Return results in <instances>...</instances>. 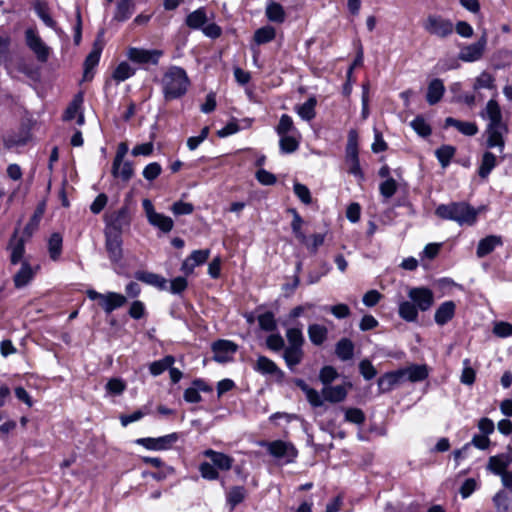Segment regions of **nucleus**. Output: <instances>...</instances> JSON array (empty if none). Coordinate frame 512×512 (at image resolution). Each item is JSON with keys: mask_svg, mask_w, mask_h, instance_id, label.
Masks as SVG:
<instances>
[{"mask_svg": "<svg viewBox=\"0 0 512 512\" xmlns=\"http://www.w3.org/2000/svg\"><path fill=\"white\" fill-rule=\"evenodd\" d=\"M161 85L165 100L171 101L186 94L190 85V80L183 68L171 66L164 73Z\"/></svg>", "mask_w": 512, "mask_h": 512, "instance_id": "nucleus-1", "label": "nucleus"}, {"mask_svg": "<svg viewBox=\"0 0 512 512\" xmlns=\"http://www.w3.org/2000/svg\"><path fill=\"white\" fill-rule=\"evenodd\" d=\"M435 214L441 219L455 221L460 226H472L477 220L478 211L466 202H452L439 205Z\"/></svg>", "mask_w": 512, "mask_h": 512, "instance_id": "nucleus-2", "label": "nucleus"}, {"mask_svg": "<svg viewBox=\"0 0 512 512\" xmlns=\"http://www.w3.org/2000/svg\"><path fill=\"white\" fill-rule=\"evenodd\" d=\"M131 224V216L126 206L112 212L105 217L104 232L122 236L129 230Z\"/></svg>", "mask_w": 512, "mask_h": 512, "instance_id": "nucleus-3", "label": "nucleus"}, {"mask_svg": "<svg viewBox=\"0 0 512 512\" xmlns=\"http://www.w3.org/2000/svg\"><path fill=\"white\" fill-rule=\"evenodd\" d=\"M267 452L274 458L282 460L284 463H292L295 461L298 451L291 442L283 440H275L271 442L264 441L261 443Z\"/></svg>", "mask_w": 512, "mask_h": 512, "instance_id": "nucleus-4", "label": "nucleus"}, {"mask_svg": "<svg viewBox=\"0 0 512 512\" xmlns=\"http://www.w3.org/2000/svg\"><path fill=\"white\" fill-rule=\"evenodd\" d=\"M86 295L90 300H98L99 305L106 314L112 313L125 305L127 299L124 295L117 292L99 293L94 289H88Z\"/></svg>", "mask_w": 512, "mask_h": 512, "instance_id": "nucleus-5", "label": "nucleus"}, {"mask_svg": "<svg viewBox=\"0 0 512 512\" xmlns=\"http://www.w3.org/2000/svg\"><path fill=\"white\" fill-rule=\"evenodd\" d=\"M422 27L427 33L438 38H446L454 31V24L451 20L436 14L428 15L422 22Z\"/></svg>", "mask_w": 512, "mask_h": 512, "instance_id": "nucleus-6", "label": "nucleus"}, {"mask_svg": "<svg viewBox=\"0 0 512 512\" xmlns=\"http://www.w3.org/2000/svg\"><path fill=\"white\" fill-rule=\"evenodd\" d=\"M345 163L348 166V173L352 174L360 181L364 179V174L359 163L357 140L353 131L349 133Z\"/></svg>", "mask_w": 512, "mask_h": 512, "instance_id": "nucleus-7", "label": "nucleus"}, {"mask_svg": "<svg viewBox=\"0 0 512 512\" xmlns=\"http://www.w3.org/2000/svg\"><path fill=\"white\" fill-rule=\"evenodd\" d=\"M25 42L40 62H46L49 58L50 48L43 42L35 28L25 31Z\"/></svg>", "mask_w": 512, "mask_h": 512, "instance_id": "nucleus-8", "label": "nucleus"}, {"mask_svg": "<svg viewBox=\"0 0 512 512\" xmlns=\"http://www.w3.org/2000/svg\"><path fill=\"white\" fill-rule=\"evenodd\" d=\"M178 439L177 433H171L157 438H139L136 440V444L143 446L147 450L162 451L170 449Z\"/></svg>", "mask_w": 512, "mask_h": 512, "instance_id": "nucleus-9", "label": "nucleus"}, {"mask_svg": "<svg viewBox=\"0 0 512 512\" xmlns=\"http://www.w3.org/2000/svg\"><path fill=\"white\" fill-rule=\"evenodd\" d=\"M486 45L487 37L483 34L477 42L462 46L458 58L463 62H476L482 58Z\"/></svg>", "mask_w": 512, "mask_h": 512, "instance_id": "nucleus-10", "label": "nucleus"}, {"mask_svg": "<svg viewBox=\"0 0 512 512\" xmlns=\"http://www.w3.org/2000/svg\"><path fill=\"white\" fill-rule=\"evenodd\" d=\"M105 249L112 264H119L123 259L122 236L104 232Z\"/></svg>", "mask_w": 512, "mask_h": 512, "instance_id": "nucleus-11", "label": "nucleus"}, {"mask_svg": "<svg viewBox=\"0 0 512 512\" xmlns=\"http://www.w3.org/2000/svg\"><path fill=\"white\" fill-rule=\"evenodd\" d=\"M512 464V447L508 446L503 453L489 457L487 470L494 475H500L507 472V468Z\"/></svg>", "mask_w": 512, "mask_h": 512, "instance_id": "nucleus-12", "label": "nucleus"}, {"mask_svg": "<svg viewBox=\"0 0 512 512\" xmlns=\"http://www.w3.org/2000/svg\"><path fill=\"white\" fill-rule=\"evenodd\" d=\"M163 52L161 50H146L141 48H129L127 52V57L129 60L139 64H147L151 63L156 65L159 62L160 57Z\"/></svg>", "mask_w": 512, "mask_h": 512, "instance_id": "nucleus-13", "label": "nucleus"}, {"mask_svg": "<svg viewBox=\"0 0 512 512\" xmlns=\"http://www.w3.org/2000/svg\"><path fill=\"white\" fill-rule=\"evenodd\" d=\"M237 348V345L232 341L218 340L212 345V351L214 353L213 359L219 363L228 362L236 353Z\"/></svg>", "mask_w": 512, "mask_h": 512, "instance_id": "nucleus-14", "label": "nucleus"}, {"mask_svg": "<svg viewBox=\"0 0 512 512\" xmlns=\"http://www.w3.org/2000/svg\"><path fill=\"white\" fill-rule=\"evenodd\" d=\"M408 296L421 311H427L434 303L433 292L428 288H412L409 290Z\"/></svg>", "mask_w": 512, "mask_h": 512, "instance_id": "nucleus-15", "label": "nucleus"}, {"mask_svg": "<svg viewBox=\"0 0 512 512\" xmlns=\"http://www.w3.org/2000/svg\"><path fill=\"white\" fill-rule=\"evenodd\" d=\"M505 133H507V125L486 127V147L489 149L497 148L499 153H502L505 147Z\"/></svg>", "mask_w": 512, "mask_h": 512, "instance_id": "nucleus-16", "label": "nucleus"}, {"mask_svg": "<svg viewBox=\"0 0 512 512\" xmlns=\"http://www.w3.org/2000/svg\"><path fill=\"white\" fill-rule=\"evenodd\" d=\"M480 115L484 120L488 121L487 127L506 126L502 119L501 108L494 99H490L487 102Z\"/></svg>", "mask_w": 512, "mask_h": 512, "instance_id": "nucleus-17", "label": "nucleus"}, {"mask_svg": "<svg viewBox=\"0 0 512 512\" xmlns=\"http://www.w3.org/2000/svg\"><path fill=\"white\" fill-rule=\"evenodd\" d=\"M210 256L209 249L194 250L182 263L181 270L189 275L197 266L204 264Z\"/></svg>", "mask_w": 512, "mask_h": 512, "instance_id": "nucleus-18", "label": "nucleus"}, {"mask_svg": "<svg viewBox=\"0 0 512 512\" xmlns=\"http://www.w3.org/2000/svg\"><path fill=\"white\" fill-rule=\"evenodd\" d=\"M134 277L136 280L153 286L159 290L167 289V280L159 274L145 270H139L134 273Z\"/></svg>", "mask_w": 512, "mask_h": 512, "instance_id": "nucleus-19", "label": "nucleus"}, {"mask_svg": "<svg viewBox=\"0 0 512 512\" xmlns=\"http://www.w3.org/2000/svg\"><path fill=\"white\" fill-rule=\"evenodd\" d=\"M403 381H405L404 373L399 369L382 375L378 379V387L381 392H388Z\"/></svg>", "mask_w": 512, "mask_h": 512, "instance_id": "nucleus-20", "label": "nucleus"}, {"mask_svg": "<svg viewBox=\"0 0 512 512\" xmlns=\"http://www.w3.org/2000/svg\"><path fill=\"white\" fill-rule=\"evenodd\" d=\"M456 305L453 301H445L436 309L434 320L435 322L443 326L448 323L455 315Z\"/></svg>", "mask_w": 512, "mask_h": 512, "instance_id": "nucleus-21", "label": "nucleus"}, {"mask_svg": "<svg viewBox=\"0 0 512 512\" xmlns=\"http://www.w3.org/2000/svg\"><path fill=\"white\" fill-rule=\"evenodd\" d=\"M321 394L325 401L339 403L346 399L348 391L345 385L325 386Z\"/></svg>", "mask_w": 512, "mask_h": 512, "instance_id": "nucleus-22", "label": "nucleus"}, {"mask_svg": "<svg viewBox=\"0 0 512 512\" xmlns=\"http://www.w3.org/2000/svg\"><path fill=\"white\" fill-rule=\"evenodd\" d=\"M204 456L211 459L213 465L220 470L228 471L232 468L234 459L227 454L207 449L204 451Z\"/></svg>", "mask_w": 512, "mask_h": 512, "instance_id": "nucleus-23", "label": "nucleus"}, {"mask_svg": "<svg viewBox=\"0 0 512 512\" xmlns=\"http://www.w3.org/2000/svg\"><path fill=\"white\" fill-rule=\"evenodd\" d=\"M445 93V86L443 81L435 78L430 81L427 89L426 100L430 105L437 104Z\"/></svg>", "mask_w": 512, "mask_h": 512, "instance_id": "nucleus-24", "label": "nucleus"}, {"mask_svg": "<svg viewBox=\"0 0 512 512\" xmlns=\"http://www.w3.org/2000/svg\"><path fill=\"white\" fill-rule=\"evenodd\" d=\"M498 161L494 153L486 151L481 157L478 167V175L482 179H487L492 170L497 166Z\"/></svg>", "mask_w": 512, "mask_h": 512, "instance_id": "nucleus-25", "label": "nucleus"}, {"mask_svg": "<svg viewBox=\"0 0 512 512\" xmlns=\"http://www.w3.org/2000/svg\"><path fill=\"white\" fill-rule=\"evenodd\" d=\"M455 127L460 133L466 136H474L478 133V127L474 122L460 121L452 117L445 119V127Z\"/></svg>", "mask_w": 512, "mask_h": 512, "instance_id": "nucleus-26", "label": "nucleus"}, {"mask_svg": "<svg viewBox=\"0 0 512 512\" xmlns=\"http://www.w3.org/2000/svg\"><path fill=\"white\" fill-rule=\"evenodd\" d=\"M9 249L11 250V263H19L22 260L25 252V240L22 237L17 236V230L9 242Z\"/></svg>", "mask_w": 512, "mask_h": 512, "instance_id": "nucleus-27", "label": "nucleus"}, {"mask_svg": "<svg viewBox=\"0 0 512 512\" xmlns=\"http://www.w3.org/2000/svg\"><path fill=\"white\" fill-rule=\"evenodd\" d=\"M36 270L26 261L22 262L19 271L14 275V284L16 288L26 286L33 278Z\"/></svg>", "mask_w": 512, "mask_h": 512, "instance_id": "nucleus-28", "label": "nucleus"}, {"mask_svg": "<svg viewBox=\"0 0 512 512\" xmlns=\"http://www.w3.org/2000/svg\"><path fill=\"white\" fill-rule=\"evenodd\" d=\"M502 245L500 236L490 235L480 240L477 247V256L482 258L491 253L497 246Z\"/></svg>", "mask_w": 512, "mask_h": 512, "instance_id": "nucleus-29", "label": "nucleus"}, {"mask_svg": "<svg viewBox=\"0 0 512 512\" xmlns=\"http://www.w3.org/2000/svg\"><path fill=\"white\" fill-rule=\"evenodd\" d=\"M401 370L404 373V379L411 382L423 381L428 377V369L426 365H411Z\"/></svg>", "mask_w": 512, "mask_h": 512, "instance_id": "nucleus-30", "label": "nucleus"}, {"mask_svg": "<svg viewBox=\"0 0 512 512\" xmlns=\"http://www.w3.org/2000/svg\"><path fill=\"white\" fill-rule=\"evenodd\" d=\"M101 56V47L94 46L84 62V80L89 81L93 77L92 70L98 65Z\"/></svg>", "mask_w": 512, "mask_h": 512, "instance_id": "nucleus-31", "label": "nucleus"}, {"mask_svg": "<svg viewBox=\"0 0 512 512\" xmlns=\"http://www.w3.org/2000/svg\"><path fill=\"white\" fill-rule=\"evenodd\" d=\"M496 512H512V493L506 490L498 491L493 497Z\"/></svg>", "mask_w": 512, "mask_h": 512, "instance_id": "nucleus-32", "label": "nucleus"}, {"mask_svg": "<svg viewBox=\"0 0 512 512\" xmlns=\"http://www.w3.org/2000/svg\"><path fill=\"white\" fill-rule=\"evenodd\" d=\"M308 336L310 341L316 345H322L328 336V329L324 325L311 324L308 326Z\"/></svg>", "mask_w": 512, "mask_h": 512, "instance_id": "nucleus-33", "label": "nucleus"}, {"mask_svg": "<svg viewBox=\"0 0 512 512\" xmlns=\"http://www.w3.org/2000/svg\"><path fill=\"white\" fill-rule=\"evenodd\" d=\"M133 173L134 170L131 162L124 160H122L121 163L113 162L112 174L115 178H120L121 180L127 182L132 178Z\"/></svg>", "mask_w": 512, "mask_h": 512, "instance_id": "nucleus-34", "label": "nucleus"}, {"mask_svg": "<svg viewBox=\"0 0 512 512\" xmlns=\"http://www.w3.org/2000/svg\"><path fill=\"white\" fill-rule=\"evenodd\" d=\"M247 496V490L244 486H233L226 493V502L233 510L237 505L245 500Z\"/></svg>", "mask_w": 512, "mask_h": 512, "instance_id": "nucleus-35", "label": "nucleus"}, {"mask_svg": "<svg viewBox=\"0 0 512 512\" xmlns=\"http://www.w3.org/2000/svg\"><path fill=\"white\" fill-rule=\"evenodd\" d=\"M135 10L133 0H120L117 4L114 19L123 22L131 17Z\"/></svg>", "mask_w": 512, "mask_h": 512, "instance_id": "nucleus-36", "label": "nucleus"}, {"mask_svg": "<svg viewBox=\"0 0 512 512\" xmlns=\"http://www.w3.org/2000/svg\"><path fill=\"white\" fill-rule=\"evenodd\" d=\"M34 10L37 16L43 21V23L50 28L56 27V22L49 14L48 4L42 0H35L33 3Z\"/></svg>", "mask_w": 512, "mask_h": 512, "instance_id": "nucleus-37", "label": "nucleus"}, {"mask_svg": "<svg viewBox=\"0 0 512 512\" xmlns=\"http://www.w3.org/2000/svg\"><path fill=\"white\" fill-rule=\"evenodd\" d=\"M265 14L269 21L275 23H283L286 19L283 6L277 2H270L266 7Z\"/></svg>", "mask_w": 512, "mask_h": 512, "instance_id": "nucleus-38", "label": "nucleus"}, {"mask_svg": "<svg viewBox=\"0 0 512 512\" xmlns=\"http://www.w3.org/2000/svg\"><path fill=\"white\" fill-rule=\"evenodd\" d=\"M206 22L207 16L204 8H198L186 17V25L191 29H202Z\"/></svg>", "mask_w": 512, "mask_h": 512, "instance_id": "nucleus-39", "label": "nucleus"}, {"mask_svg": "<svg viewBox=\"0 0 512 512\" xmlns=\"http://www.w3.org/2000/svg\"><path fill=\"white\" fill-rule=\"evenodd\" d=\"M303 355L304 353L302 348L286 347L284 349L283 358L288 368L292 370L295 366L301 363Z\"/></svg>", "mask_w": 512, "mask_h": 512, "instance_id": "nucleus-40", "label": "nucleus"}, {"mask_svg": "<svg viewBox=\"0 0 512 512\" xmlns=\"http://www.w3.org/2000/svg\"><path fill=\"white\" fill-rule=\"evenodd\" d=\"M148 222L164 233L170 232L174 226V222L170 217L158 212L156 214H152V217Z\"/></svg>", "mask_w": 512, "mask_h": 512, "instance_id": "nucleus-41", "label": "nucleus"}, {"mask_svg": "<svg viewBox=\"0 0 512 512\" xmlns=\"http://www.w3.org/2000/svg\"><path fill=\"white\" fill-rule=\"evenodd\" d=\"M276 37V30L273 26L266 25L254 32V41L257 45L271 42Z\"/></svg>", "mask_w": 512, "mask_h": 512, "instance_id": "nucleus-42", "label": "nucleus"}, {"mask_svg": "<svg viewBox=\"0 0 512 512\" xmlns=\"http://www.w3.org/2000/svg\"><path fill=\"white\" fill-rule=\"evenodd\" d=\"M63 238L60 233H53L48 240V252L53 261H57L62 253Z\"/></svg>", "mask_w": 512, "mask_h": 512, "instance_id": "nucleus-43", "label": "nucleus"}, {"mask_svg": "<svg viewBox=\"0 0 512 512\" xmlns=\"http://www.w3.org/2000/svg\"><path fill=\"white\" fill-rule=\"evenodd\" d=\"M335 352L342 361L350 360L353 357L354 345L351 340L343 338L336 344Z\"/></svg>", "mask_w": 512, "mask_h": 512, "instance_id": "nucleus-44", "label": "nucleus"}, {"mask_svg": "<svg viewBox=\"0 0 512 512\" xmlns=\"http://www.w3.org/2000/svg\"><path fill=\"white\" fill-rule=\"evenodd\" d=\"M399 316L408 322H414L418 318V308L413 302L403 301L399 305Z\"/></svg>", "mask_w": 512, "mask_h": 512, "instance_id": "nucleus-45", "label": "nucleus"}, {"mask_svg": "<svg viewBox=\"0 0 512 512\" xmlns=\"http://www.w3.org/2000/svg\"><path fill=\"white\" fill-rule=\"evenodd\" d=\"M174 362L175 358L171 355H167L160 360L152 362L149 366V371L153 376H159L170 368Z\"/></svg>", "mask_w": 512, "mask_h": 512, "instance_id": "nucleus-46", "label": "nucleus"}, {"mask_svg": "<svg viewBox=\"0 0 512 512\" xmlns=\"http://www.w3.org/2000/svg\"><path fill=\"white\" fill-rule=\"evenodd\" d=\"M279 146L283 153H293L299 147V141L296 139L295 134L279 135Z\"/></svg>", "mask_w": 512, "mask_h": 512, "instance_id": "nucleus-47", "label": "nucleus"}, {"mask_svg": "<svg viewBox=\"0 0 512 512\" xmlns=\"http://www.w3.org/2000/svg\"><path fill=\"white\" fill-rule=\"evenodd\" d=\"M259 327L266 332H273L277 329V322L271 311L264 312L257 316Z\"/></svg>", "mask_w": 512, "mask_h": 512, "instance_id": "nucleus-48", "label": "nucleus"}, {"mask_svg": "<svg viewBox=\"0 0 512 512\" xmlns=\"http://www.w3.org/2000/svg\"><path fill=\"white\" fill-rule=\"evenodd\" d=\"M286 338L289 343V345L287 347L302 348L304 341H305L303 333H302V329L299 327H293V328L287 329Z\"/></svg>", "mask_w": 512, "mask_h": 512, "instance_id": "nucleus-49", "label": "nucleus"}, {"mask_svg": "<svg viewBox=\"0 0 512 512\" xmlns=\"http://www.w3.org/2000/svg\"><path fill=\"white\" fill-rule=\"evenodd\" d=\"M456 149L451 145H443L438 148L435 155L443 168H446L455 155Z\"/></svg>", "mask_w": 512, "mask_h": 512, "instance_id": "nucleus-50", "label": "nucleus"}, {"mask_svg": "<svg viewBox=\"0 0 512 512\" xmlns=\"http://www.w3.org/2000/svg\"><path fill=\"white\" fill-rule=\"evenodd\" d=\"M316 100L309 98L306 102L296 108L298 115L306 121H310L315 117Z\"/></svg>", "mask_w": 512, "mask_h": 512, "instance_id": "nucleus-51", "label": "nucleus"}, {"mask_svg": "<svg viewBox=\"0 0 512 512\" xmlns=\"http://www.w3.org/2000/svg\"><path fill=\"white\" fill-rule=\"evenodd\" d=\"M255 370L262 374H275L278 371L277 365L266 356H259L256 364Z\"/></svg>", "mask_w": 512, "mask_h": 512, "instance_id": "nucleus-52", "label": "nucleus"}, {"mask_svg": "<svg viewBox=\"0 0 512 512\" xmlns=\"http://www.w3.org/2000/svg\"><path fill=\"white\" fill-rule=\"evenodd\" d=\"M473 88L475 90L479 89H494L495 88V78L492 74L483 71L480 75L475 79Z\"/></svg>", "mask_w": 512, "mask_h": 512, "instance_id": "nucleus-53", "label": "nucleus"}, {"mask_svg": "<svg viewBox=\"0 0 512 512\" xmlns=\"http://www.w3.org/2000/svg\"><path fill=\"white\" fill-rule=\"evenodd\" d=\"M135 74V69L127 62H121L113 72V78L117 82H123Z\"/></svg>", "mask_w": 512, "mask_h": 512, "instance_id": "nucleus-54", "label": "nucleus"}, {"mask_svg": "<svg viewBox=\"0 0 512 512\" xmlns=\"http://www.w3.org/2000/svg\"><path fill=\"white\" fill-rule=\"evenodd\" d=\"M276 132L278 135L297 133V129L295 128L293 120L289 115L283 114L280 117L279 124L276 127Z\"/></svg>", "mask_w": 512, "mask_h": 512, "instance_id": "nucleus-55", "label": "nucleus"}, {"mask_svg": "<svg viewBox=\"0 0 512 512\" xmlns=\"http://www.w3.org/2000/svg\"><path fill=\"white\" fill-rule=\"evenodd\" d=\"M82 103H83V95L81 93H79L74 97L73 101L67 107V109L64 113V116H63L64 120L70 121V120L74 119L80 113V108H81Z\"/></svg>", "mask_w": 512, "mask_h": 512, "instance_id": "nucleus-56", "label": "nucleus"}, {"mask_svg": "<svg viewBox=\"0 0 512 512\" xmlns=\"http://www.w3.org/2000/svg\"><path fill=\"white\" fill-rule=\"evenodd\" d=\"M410 125L413 130L421 137H427L432 132L430 125L422 116H417L414 120L411 121Z\"/></svg>", "mask_w": 512, "mask_h": 512, "instance_id": "nucleus-57", "label": "nucleus"}, {"mask_svg": "<svg viewBox=\"0 0 512 512\" xmlns=\"http://www.w3.org/2000/svg\"><path fill=\"white\" fill-rule=\"evenodd\" d=\"M338 377V372L333 366H324L319 373V380L325 386H329Z\"/></svg>", "mask_w": 512, "mask_h": 512, "instance_id": "nucleus-58", "label": "nucleus"}, {"mask_svg": "<svg viewBox=\"0 0 512 512\" xmlns=\"http://www.w3.org/2000/svg\"><path fill=\"white\" fill-rule=\"evenodd\" d=\"M345 412V421L354 423V424H362L365 421V415L363 411L359 408H347L344 409Z\"/></svg>", "mask_w": 512, "mask_h": 512, "instance_id": "nucleus-59", "label": "nucleus"}, {"mask_svg": "<svg viewBox=\"0 0 512 512\" xmlns=\"http://www.w3.org/2000/svg\"><path fill=\"white\" fill-rule=\"evenodd\" d=\"M199 472L202 476V478L206 480H217L219 478V473L216 470L215 466L213 464H210L209 462H203L199 466Z\"/></svg>", "mask_w": 512, "mask_h": 512, "instance_id": "nucleus-60", "label": "nucleus"}, {"mask_svg": "<svg viewBox=\"0 0 512 512\" xmlns=\"http://www.w3.org/2000/svg\"><path fill=\"white\" fill-rule=\"evenodd\" d=\"M379 190L383 197L391 198L397 190V183L393 178L388 177L380 184Z\"/></svg>", "mask_w": 512, "mask_h": 512, "instance_id": "nucleus-61", "label": "nucleus"}, {"mask_svg": "<svg viewBox=\"0 0 512 512\" xmlns=\"http://www.w3.org/2000/svg\"><path fill=\"white\" fill-rule=\"evenodd\" d=\"M266 346L274 351L278 352L285 347V342L283 337L279 333L270 334L266 339Z\"/></svg>", "mask_w": 512, "mask_h": 512, "instance_id": "nucleus-62", "label": "nucleus"}, {"mask_svg": "<svg viewBox=\"0 0 512 512\" xmlns=\"http://www.w3.org/2000/svg\"><path fill=\"white\" fill-rule=\"evenodd\" d=\"M161 172V165L158 162H152L145 166L142 174L147 181H153L161 174Z\"/></svg>", "mask_w": 512, "mask_h": 512, "instance_id": "nucleus-63", "label": "nucleus"}, {"mask_svg": "<svg viewBox=\"0 0 512 512\" xmlns=\"http://www.w3.org/2000/svg\"><path fill=\"white\" fill-rule=\"evenodd\" d=\"M295 195L304 203L310 204L312 201L311 193L308 187L304 184L295 182L293 187Z\"/></svg>", "mask_w": 512, "mask_h": 512, "instance_id": "nucleus-64", "label": "nucleus"}]
</instances>
